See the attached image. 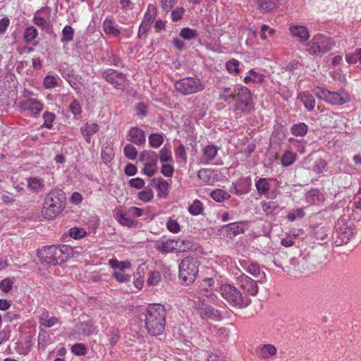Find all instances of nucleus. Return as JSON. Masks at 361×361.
Wrapping results in <instances>:
<instances>
[{
    "instance_id": "f257e3e1",
    "label": "nucleus",
    "mask_w": 361,
    "mask_h": 361,
    "mask_svg": "<svg viewBox=\"0 0 361 361\" xmlns=\"http://www.w3.org/2000/svg\"><path fill=\"white\" fill-rule=\"evenodd\" d=\"M145 329L153 336L162 334L165 329L166 311L161 304H150L143 313Z\"/></svg>"
},
{
    "instance_id": "f03ea898",
    "label": "nucleus",
    "mask_w": 361,
    "mask_h": 361,
    "mask_svg": "<svg viewBox=\"0 0 361 361\" xmlns=\"http://www.w3.org/2000/svg\"><path fill=\"white\" fill-rule=\"evenodd\" d=\"M66 202V197L63 190L59 189L51 190L44 199L43 215L49 219L55 218L63 211Z\"/></svg>"
},
{
    "instance_id": "7ed1b4c3",
    "label": "nucleus",
    "mask_w": 361,
    "mask_h": 361,
    "mask_svg": "<svg viewBox=\"0 0 361 361\" xmlns=\"http://www.w3.org/2000/svg\"><path fill=\"white\" fill-rule=\"evenodd\" d=\"M70 247L68 245H51L39 250L38 256L47 264L56 265L66 262L69 256Z\"/></svg>"
},
{
    "instance_id": "20e7f679",
    "label": "nucleus",
    "mask_w": 361,
    "mask_h": 361,
    "mask_svg": "<svg viewBox=\"0 0 361 361\" xmlns=\"http://www.w3.org/2000/svg\"><path fill=\"white\" fill-rule=\"evenodd\" d=\"M221 296L232 307L243 308L247 307L251 300L247 297H243L240 291L231 284H223L220 288Z\"/></svg>"
},
{
    "instance_id": "39448f33",
    "label": "nucleus",
    "mask_w": 361,
    "mask_h": 361,
    "mask_svg": "<svg viewBox=\"0 0 361 361\" xmlns=\"http://www.w3.org/2000/svg\"><path fill=\"white\" fill-rule=\"evenodd\" d=\"M175 90L186 96L202 92L205 88L204 82L197 77H186L174 83Z\"/></svg>"
},
{
    "instance_id": "423d86ee",
    "label": "nucleus",
    "mask_w": 361,
    "mask_h": 361,
    "mask_svg": "<svg viewBox=\"0 0 361 361\" xmlns=\"http://www.w3.org/2000/svg\"><path fill=\"white\" fill-rule=\"evenodd\" d=\"M199 262L193 257L184 258L179 264V278L185 285L195 281L198 274Z\"/></svg>"
},
{
    "instance_id": "0eeeda50",
    "label": "nucleus",
    "mask_w": 361,
    "mask_h": 361,
    "mask_svg": "<svg viewBox=\"0 0 361 361\" xmlns=\"http://www.w3.org/2000/svg\"><path fill=\"white\" fill-rule=\"evenodd\" d=\"M307 51L312 55H319L330 51L334 46L331 38L322 35H315L307 44Z\"/></svg>"
},
{
    "instance_id": "6e6552de",
    "label": "nucleus",
    "mask_w": 361,
    "mask_h": 361,
    "mask_svg": "<svg viewBox=\"0 0 361 361\" xmlns=\"http://www.w3.org/2000/svg\"><path fill=\"white\" fill-rule=\"evenodd\" d=\"M312 92L317 98L332 105H341L349 101L348 96L343 92H330L319 87H314Z\"/></svg>"
},
{
    "instance_id": "1a4fd4ad",
    "label": "nucleus",
    "mask_w": 361,
    "mask_h": 361,
    "mask_svg": "<svg viewBox=\"0 0 361 361\" xmlns=\"http://www.w3.org/2000/svg\"><path fill=\"white\" fill-rule=\"evenodd\" d=\"M109 264L114 270L112 276L120 283H126L130 280V276L126 273V270L130 269L132 264L130 261H118L117 259L109 260Z\"/></svg>"
},
{
    "instance_id": "9d476101",
    "label": "nucleus",
    "mask_w": 361,
    "mask_h": 361,
    "mask_svg": "<svg viewBox=\"0 0 361 361\" xmlns=\"http://www.w3.org/2000/svg\"><path fill=\"white\" fill-rule=\"evenodd\" d=\"M154 248L159 252L166 255L171 252H184L187 247L185 240L173 238L157 242Z\"/></svg>"
},
{
    "instance_id": "9b49d317",
    "label": "nucleus",
    "mask_w": 361,
    "mask_h": 361,
    "mask_svg": "<svg viewBox=\"0 0 361 361\" xmlns=\"http://www.w3.org/2000/svg\"><path fill=\"white\" fill-rule=\"evenodd\" d=\"M140 159L144 164L143 173L147 176L152 177L157 170V154L153 151L145 150L140 154Z\"/></svg>"
},
{
    "instance_id": "f8f14e48",
    "label": "nucleus",
    "mask_w": 361,
    "mask_h": 361,
    "mask_svg": "<svg viewBox=\"0 0 361 361\" xmlns=\"http://www.w3.org/2000/svg\"><path fill=\"white\" fill-rule=\"evenodd\" d=\"M237 97L238 108L243 111L250 112L254 107L250 91L245 87H240L235 94Z\"/></svg>"
},
{
    "instance_id": "ddd939ff",
    "label": "nucleus",
    "mask_w": 361,
    "mask_h": 361,
    "mask_svg": "<svg viewBox=\"0 0 361 361\" xmlns=\"http://www.w3.org/2000/svg\"><path fill=\"white\" fill-rule=\"evenodd\" d=\"M193 307L197 310V313L202 319H210L216 321L221 318V314L218 310L204 304L202 301L194 300Z\"/></svg>"
},
{
    "instance_id": "4468645a",
    "label": "nucleus",
    "mask_w": 361,
    "mask_h": 361,
    "mask_svg": "<svg viewBox=\"0 0 361 361\" xmlns=\"http://www.w3.org/2000/svg\"><path fill=\"white\" fill-rule=\"evenodd\" d=\"M353 228L343 222H338L336 228V241L338 245L347 244L353 236Z\"/></svg>"
},
{
    "instance_id": "2eb2a0df",
    "label": "nucleus",
    "mask_w": 361,
    "mask_h": 361,
    "mask_svg": "<svg viewBox=\"0 0 361 361\" xmlns=\"http://www.w3.org/2000/svg\"><path fill=\"white\" fill-rule=\"evenodd\" d=\"M237 284L245 293L250 295L255 296L258 293L257 282L244 274L237 278Z\"/></svg>"
},
{
    "instance_id": "dca6fc26",
    "label": "nucleus",
    "mask_w": 361,
    "mask_h": 361,
    "mask_svg": "<svg viewBox=\"0 0 361 361\" xmlns=\"http://www.w3.org/2000/svg\"><path fill=\"white\" fill-rule=\"evenodd\" d=\"M20 109L25 111L30 112L31 115L36 116L39 115L43 109V104L34 98H30L20 102Z\"/></svg>"
},
{
    "instance_id": "f3484780",
    "label": "nucleus",
    "mask_w": 361,
    "mask_h": 361,
    "mask_svg": "<svg viewBox=\"0 0 361 361\" xmlns=\"http://www.w3.org/2000/svg\"><path fill=\"white\" fill-rule=\"evenodd\" d=\"M102 74L106 80L116 88L122 86L126 79L125 74L118 73L113 69H108L104 71Z\"/></svg>"
},
{
    "instance_id": "a211bd4d",
    "label": "nucleus",
    "mask_w": 361,
    "mask_h": 361,
    "mask_svg": "<svg viewBox=\"0 0 361 361\" xmlns=\"http://www.w3.org/2000/svg\"><path fill=\"white\" fill-rule=\"evenodd\" d=\"M115 219L122 226L128 228H135L137 222L135 219L130 218L127 211L117 209L115 214Z\"/></svg>"
},
{
    "instance_id": "6ab92c4d",
    "label": "nucleus",
    "mask_w": 361,
    "mask_h": 361,
    "mask_svg": "<svg viewBox=\"0 0 361 361\" xmlns=\"http://www.w3.org/2000/svg\"><path fill=\"white\" fill-rule=\"evenodd\" d=\"M80 133L87 143L91 142L92 136L99 130L97 123L86 122L80 127Z\"/></svg>"
},
{
    "instance_id": "aec40b11",
    "label": "nucleus",
    "mask_w": 361,
    "mask_h": 361,
    "mask_svg": "<svg viewBox=\"0 0 361 361\" xmlns=\"http://www.w3.org/2000/svg\"><path fill=\"white\" fill-rule=\"evenodd\" d=\"M128 137L130 142L137 145H142L145 143V132L137 127L131 128L128 133Z\"/></svg>"
},
{
    "instance_id": "412c9836",
    "label": "nucleus",
    "mask_w": 361,
    "mask_h": 361,
    "mask_svg": "<svg viewBox=\"0 0 361 361\" xmlns=\"http://www.w3.org/2000/svg\"><path fill=\"white\" fill-rule=\"evenodd\" d=\"M151 185L156 188L159 197L165 198L168 196L169 184L162 178H153Z\"/></svg>"
},
{
    "instance_id": "4be33fe9",
    "label": "nucleus",
    "mask_w": 361,
    "mask_h": 361,
    "mask_svg": "<svg viewBox=\"0 0 361 361\" xmlns=\"http://www.w3.org/2000/svg\"><path fill=\"white\" fill-rule=\"evenodd\" d=\"M103 31L107 35L118 37L121 31L111 18L106 17L102 23Z\"/></svg>"
},
{
    "instance_id": "5701e85b",
    "label": "nucleus",
    "mask_w": 361,
    "mask_h": 361,
    "mask_svg": "<svg viewBox=\"0 0 361 361\" xmlns=\"http://www.w3.org/2000/svg\"><path fill=\"white\" fill-rule=\"evenodd\" d=\"M290 32L293 36L298 38L300 43L306 42L310 37L307 28L303 25H292Z\"/></svg>"
},
{
    "instance_id": "b1692460",
    "label": "nucleus",
    "mask_w": 361,
    "mask_h": 361,
    "mask_svg": "<svg viewBox=\"0 0 361 361\" xmlns=\"http://www.w3.org/2000/svg\"><path fill=\"white\" fill-rule=\"evenodd\" d=\"M59 322V318L52 316L48 311H43L39 318V323L41 326L51 328Z\"/></svg>"
},
{
    "instance_id": "393cba45",
    "label": "nucleus",
    "mask_w": 361,
    "mask_h": 361,
    "mask_svg": "<svg viewBox=\"0 0 361 361\" xmlns=\"http://www.w3.org/2000/svg\"><path fill=\"white\" fill-rule=\"evenodd\" d=\"M305 200L312 205L319 204L324 201V197L317 189H312L305 194Z\"/></svg>"
},
{
    "instance_id": "a878e982",
    "label": "nucleus",
    "mask_w": 361,
    "mask_h": 361,
    "mask_svg": "<svg viewBox=\"0 0 361 361\" xmlns=\"http://www.w3.org/2000/svg\"><path fill=\"white\" fill-rule=\"evenodd\" d=\"M298 99L304 104L308 110H313L315 106V99L314 97L308 92L303 91L298 94Z\"/></svg>"
},
{
    "instance_id": "bb28decb",
    "label": "nucleus",
    "mask_w": 361,
    "mask_h": 361,
    "mask_svg": "<svg viewBox=\"0 0 361 361\" xmlns=\"http://www.w3.org/2000/svg\"><path fill=\"white\" fill-rule=\"evenodd\" d=\"M75 331L83 336H90L95 331V327L90 322H83L75 325Z\"/></svg>"
},
{
    "instance_id": "cd10ccee",
    "label": "nucleus",
    "mask_w": 361,
    "mask_h": 361,
    "mask_svg": "<svg viewBox=\"0 0 361 361\" xmlns=\"http://www.w3.org/2000/svg\"><path fill=\"white\" fill-rule=\"evenodd\" d=\"M243 222H235L228 224L223 227L228 235H237L244 232Z\"/></svg>"
},
{
    "instance_id": "c85d7f7f",
    "label": "nucleus",
    "mask_w": 361,
    "mask_h": 361,
    "mask_svg": "<svg viewBox=\"0 0 361 361\" xmlns=\"http://www.w3.org/2000/svg\"><path fill=\"white\" fill-rule=\"evenodd\" d=\"M255 187L259 195H264L269 191L271 185L269 179L260 178L255 180Z\"/></svg>"
},
{
    "instance_id": "c756f323",
    "label": "nucleus",
    "mask_w": 361,
    "mask_h": 361,
    "mask_svg": "<svg viewBox=\"0 0 361 361\" xmlns=\"http://www.w3.org/2000/svg\"><path fill=\"white\" fill-rule=\"evenodd\" d=\"M219 151L218 147L214 145H209L203 149V159L209 162L212 161L217 155Z\"/></svg>"
},
{
    "instance_id": "7c9ffc66",
    "label": "nucleus",
    "mask_w": 361,
    "mask_h": 361,
    "mask_svg": "<svg viewBox=\"0 0 361 361\" xmlns=\"http://www.w3.org/2000/svg\"><path fill=\"white\" fill-rule=\"evenodd\" d=\"M257 5L262 11L267 13L276 8L278 0H257Z\"/></svg>"
},
{
    "instance_id": "2f4dec72",
    "label": "nucleus",
    "mask_w": 361,
    "mask_h": 361,
    "mask_svg": "<svg viewBox=\"0 0 361 361\" xmlns=\"http://www.w3.org/2000/svg\"><path fill=\"white\" fill-rule=\"evenodd\" d=\"M261 206L262 211L266 213L267 215L274 214L275 212L279 209V204L276 202L274 201H262Z\"/></svg>"
},
{
    "instance_id": "473e14b6",
    "label": "nucleus",
    "mask_w": 361,
    "mask_h": 361,
    "mask_svg": "<svg viewBox=\"0 0 361 361\" xmlns=\"http://www.w3.org/2000/svg\"><path fill=\"white\" fill-rule=\"evenodd\" d=\"M276 353V348L270 344L264 345L258 351V355L260 357L268 359L274 355Z\"/></svg>"
},
{
    "instance_id": "72a5a7b5",
    "label": "nucleus",
    "mask_w": 361,
    "mask_h": 361,
    "mask_svg": "<svg viewBox=\"0 0 361 361\" xmlns=\"http://www.w3.org/2000/svg\"><path fill=\"white\" fill-rule=\"evenodd\" d=\"M74 30L70 25H66L61 32V42L62 43L68 44L73 39Z\"/></svg>"
},
{
    "instance_id": "f704fd0d",
    "label": "nucleus",
    "mask_w": 361,
    "mask_h": 361,
    "mask_svg": "<svg viewBox=\"0 0 361 361\" xmlns=\"http://www.w3.org/2000/svg\"><path fill=\"white\" fill-rule=\"evenodd\" d=\"M297 154L291 151H286L281 157V164L283 166H290L296 161Z\"/></svg>"
},
{
    "instance_id": "c9c22d12",
    "label": "nucleus",
    "mask_w": 361,
    "mask_h": 361,
    "mask_svg": "<svg viewBox=\"0 0 361 361\" xmlns=\"http://www.w3.org/2000/svg\"><path fill=\"white\" fill-rule=\"evenodd\" d=\"M204 207L202 202L199 200H195L188 206V211L192 216H198L203 212Z\"/></svg>"
},
{
    "instance_id": "e433bc0d",
    "label": "nucleus",
    "mask_w": 361,
    "mask_h": 361,
    "mask_svg": "<svg viewBox=\"0 0 361 361\" xmlns=\"http://www.w3.org/2000/svg\"><path fill=\"white\" fill-rule=\"evenodd\" d=\"M210 197L216 202H221L230 198V195L228 192L221 189H216L211 192Z\"/></svg>"
},
{
    "instance_id": "4c0bfd02",
    "label": "nucleus",
    "mask_w": 361,
    "mask_h": 361,
    "mask_svg": "<svg viewBox=\"0 0 361 361\" xmlns=\"http://www.w3.org/2000/svg\"><path fill=\"white\" fill-rule=\"evenodd\" d=\"M243 269L250 274L252 275L253 276H257L260 274V268L259 265L257 263H247L246 262H243V263L241 264Z\"/></svg>"
},
{
    "instance_id": "58836bf2",
    "label": "nucleus",
    "mask_w": 361,
    "mask_h": 361,
    "mask_svg": "<svg viewBox=\"0 0 361 361\" xmlns=\"http://www.w3.org/2000/svg\"><path fill=\"white\" fill-rule=\"evenodd\" d=\"M156 13V7L153 5H149L147 11L145 13L142 23H145L146 24L150 25L154 21Z\"/></svg>"
},
{
    "instance_id": "ea45409f",
    "label": "nucleus",
    "mask_w": 361,
    "mask_h": 361,
    "mask_svg": "<svg viewBox=\"0 0 361 361\" xmlns=\"http://www.w3.org/2000/svg\"><path fill=\"white\" fill-rule=\"evenodd\" d=\"M307 126L305 123H298L291 128V133L295 136L302 137L307 134Z\"/></svg>"
},
{
    "instance_id": "a19ab883",
    "label": "nucleus",
    "mask_w": 361,
    "mask_h": 361,
    "mask_svg": "<svg viewBox=\"0 0 361 361\" xmlns=\"http://www.w3.org/2000/svg\"><path fill=\"white\" fill-rule=\"evenodd\" d=\"M37 36L38 31L35 27L29 26L25 30L23 37L26 42H32Z\"/></svg>"
},
{
    "instance_id": "79ce46f5",
    "label": "nucleus",
    "mask_w": 361,
    "mask_h": 361,
    "mask_svg": "<svg viewBox=\"0 0 361 361\" xmlns=\"http://www.w3.org/2000/svg\"><path fill=\"white\" fill-rule=\"evenodd\" d=\"M305 215V212L302 208H297L290 211L287 215V219L289 221H294L298 219H302Z\"/></svg>"
},
{
    "instance_id": "37998d69",
    "label": "nucleus",
    "mask_w": 361,
    "mask_h": 361,
    "mask_svg": "<svg viewBox=\"0 0 361 361\" xmlns=\"http://www.w3.org/2000/svg\"><path fill=\"white\" fill-rule=\"evenodd\" d=\"M101 156L106 163L111 161L114 156L113 148L109 145L103 146L102 148Z\"/></svg>"
},
{
    "instance_id": "c03bdc74",
    "label": "nucleus",
    "mask_w": 361,
    "mask_h": 361,
    "mask_svg": "<svg viewBox=\"0 0 361 361\" xmlns=\"http://www.w3.org/2000/svg\"><path fill=\"white\" fill-rule=\"evenodd\" d=\"M44 123L42 127L51 129L53 126V122L56 118V115L49 111H45L42 116Z\"/></svg>"
},
{
    "instance_id": "a18cd8bd",
    "label": "nucleus",
    "mask_w": 361,
    "mask_h": 361,
    "mask_svg": "<svg viewBox=\"0 0 361 361\" xmlns=\"http://www.w3.org/2000/svg\"><path fill=\"white\" fill-rule=\"evenodd\" d=\"M345 60L348 63H361V48L356 49L353 54L345 55Z\"/></svg>"
},
{
    "instance_id": "49530a36",
    "label": "nucleus",
    "mask_w": 361,
    "mask_h": 361,
    "mask_svg": "<svg viewBox=\"0 0 361 361\" xmlns=\"http://www.w3.org/2000/svg\"><path fill=\"white\" fill-rule=\"evenodd\" d=\"M27 187L32 190L38 191L44 187V183L37 178H30L27 179Z\"/></svg>"
},
{
    "instance_id": "de8ad7c7",
    "label": "nucleus",
    "mask_w": 361,
    "mask_h": 361,
    "mask_svg": "<svg viewBox=\"0 0 361 361\" xmlns=\"http://www.w3.org/2000/svg\"><path fill=\"white\" fill-rule=\"evenodd\" d=\"M180 36L184 39L190 40L197 37V32L195 30L184 27L180 30Z\"/></svg>"
},
{
    "instance_id": "09e8293b",
    "label": "nucleus",
    "mask_w": 361,
    "mask_h": 361,
    "mask_svg": "<svg viewBox=\"0 0 361 361\" xmlns=\"http://www.w3.org/2000/svg\"><path fill=\"white\" fill-rule=\"evenodd\" d=\"M123 153L128 159L131 160L135 159L137 156L136 148L131 144H128L124 147Z\"/></svg>"
},
{
    "instance_id": "8fccbe9b",
    "label": "nucleus",
    "mask_w": 361,
    "mask_h": 361,
    "mask_svg": "<svg viewBox=\"0 0 361 361\" xmlns=\"http://www.w3.org/2000/svg\"><path fill=\"white\" fill-rule=\"evenodd\" d=\"M164 142V137L159 134H152L149 137V142L152 147L158 148Z\"/></svg>"
},
{
    "instance_id": "3c124183",
    "label": "nucleus",
    "mask_w": 361,
    "mask_h": 361,
    "mask_svg": "<svg viewBox=\"0 0 361 361\" xmlns=\"http://www.w3.org/2000/svg\"><path fill=\"white\" fill-rule=\"evenodd\" d=\"M159 159L161 162H168L172 161L171 151L169 147L164 146L159 151Z\"/></svg>"
},
{
    "instance_id": "603ef678",
    "label": "nucleus",
    "mask_w": 361,
    "mask_h": 361,
    "mask_svg": "<svg viewBox=\"0 0 361 361\" xmlns=\"http://www.w3.org/2000/svg\"><path fill=\"white\" fill-rule=\"evenodd\" d=\"M138 197L140 200L145 202H148L154 197L153 191L150 188H145V190L139 192Z\"/></svg>"
},
{
    "instance_id": "864d4df0",
    "label": "nucleus",
    "mask_w": 361,
    "mask_h": 361,
    "mask_svg": "<svg viewBox=\"0 0 361 361\" xmlns=\"http://www.w3.org/2000/svg\"><path fill=\"white\" fill-rule=\"evenodd\" d=\"M202 288L196 289L192 292V296L195 298H198L200 300L203 297L209 298L212 297V294L210 290L207 289V288H204V286H202Z\"/></svg>"
},
{
    "instance_id": "5fc2aeb1",
    "label": "nucleus",
    "mask_w": 361,
    "mask_h": 361,
    "mask_svg": "<svg viewBox=\"0 0 361 361\" xmlns=\"http://www.w3.org/2000/svg\"><path fill=\"white\" fill-rule=\"evenodd\" d=\"M239 61L235 59H230L226 63V68L230 73L238 74L239 73Z\"/></svg>"
},
{
    "instance_id": "6e6d98bb",
    "label": "nucleus",
    "mask_w": 361,
    "mask_h": 361,
    "mask_svg": "<svg viewBox=\"0 0 361 361\" xmlns=\"http://www.w3.org/2000/svg\"><path fill=\"white\" fill-rule=\"evenodd\" d=\"M275 32H276V30L273 28H271L269 25H262L261 26V30H260V38L262 40H266L267 39V33L269 36H272L275 34Z\"/></svg>"
},
{
    "instance_id": "4d7b16f0",
    "label": "nucleus",
    "mask_w": 361,
    "mask_h": 361,
    "mask_svg": "<svg viewBox=\"0 0 361 361\" xmlns=\"http://www.w3.org/2000/svg\"><path fill=\"white\" fill-rule=\"evenodd\" d=\"M69 234L74 239H80L86 235V231L83 228L73 227L69 230Z\"/></svg>"
},
{
    "instance_id": "13d9d810",
    "label": "nucleus",
    "mask_w": 361,
    "mask_h": 361,
    "mask_svg": "<svg viewBox=\"0 0 361 361\" xmlns=\"http://www.w3.org/2000/svg\"><path fill=\"white\" fill-rule=\"evenodd\" d=\"M43 84L47 89H52L57 85L56 78L53 75H47L44 79Z\"/></svg>"
},
{
    "instance_id": "bf43d9fd",
    "label": "nucleus",
    "mask_w": 361,
    "mask_h": 361,
    "mask_svg": "<svg viewBox=\"0 0 361 361\" xmlns=\"http://www.w3.org/2000/svg\"><path fill=\"white\" fill-rule=\"evenodd\" d=\"M161 279V275L158 271H152L150 272L148 279L147 284L149 286H157L159 282Z\"/></svg>"
},
{
    "instance_id": "052dcab7",
    "label": "nucleus",
    "mask_w": 361,
    "mask_h": 361,
    "mask_svg": "<svg viewBox=\"0 0 361 361\" xmlns=\"http://www.w3.org/2000/svg\"><path fill=\"white\" fill-rule=\"evenodd\" d=\"M42 10H43V8L37 11L35 13V14L34 15L32 21L36 25H37L38 27H42L43 29L47 25V21L44 18L37 16V14Z\"/></svg>"
},
{
    "instance_id": "680f3d73",
    "label": "nucleus",
    "mask_w": 361,
    "mask_h": 361,
    "mask_svg": "<svg viewBox=\"0 0 361 361\" xmlns=\"http://www.w3.org/2000/svg\"><path fill=\"white\" fill-rule=\"evenodd\" d=\"M166 228L167 229L173 233H177L180 231V225L176 220L169 219L166 222Z\"/></svg>"
},
{
    "instance_id": "e2e57ef3",
    "label": "nucleus",
    "mask_w": 361,
    "mask_h": 361,
    "mask_svg": "<svg viewBox=\"0 0 361 361\" xmlns=\"http://www.w3.org/2000/svg\"><path fill=\"white\" fill-rule=\"evenodd\" d=\"M326 165V161L324 159H319L318 161H316L313 164V171L317 173H321L323 172Z\"/></svg>"
},
{
    "instance_id": "0e129e2a",
    "label": "nucleus",
    "mask_w": 361,
    "mask_h": 361,
    "mask_svg": "<svg viewBox=\"0 0 361 361\" xmlns=\"http://www.w3.org/2000/svg\"><path fill=\"white\" fill-rule=\"evenodd\" d=\"M235 92L231 91L230 87H224L223 89V93L219 95L220 99L227 101L228 99H234L235 98Z\"/></svg>"
},
{
    "instance_id": "69168bd1",
    "label": "nucleus",
    "mask_w": 361,
    "mask_h": 361,
    "mask_svg": "<svg viewBox=\"0 0 361 361\" xmlns=\"http://www.w3.org/2000/svg\"><path fill=\"white\" fill-rule=\"evenodd\" d=\"M72 352L77 355H84L86 353V348L84 344L75 343L72 346Z\"/></svg>"
},
{
    "instance_id": "338daca9",
    "label": "nucleus",
    "mask_w": 361,
    "mask_h": 361,
    "mask_svg": "<svg viewBox=\"0 0 361 361\" xmlns=\"http://www.w3.org/2000/svg\"><path fill=\"white\" fill-rule=\"evenodd\" d=\"M174 172V168L171 164H163L161 173L167 178L171 177Z\"/></svg>"
},
{
    "instance_id": "774afa93",
    "label": "nucleus",
    "mask_w": 361,
    "mask_h": 361,
    "mask_svg": "<svg viewBox=\"0 0 361 361\" xmlns=\"http://www.w3.org/2000/svg\"><path fill=\"white\" fill-rule=\"evenodd\" d=\"M70 111L75 115H79L81 111V106L77 100H73L69 105Z\"/></svg>"
}]
</instances>
